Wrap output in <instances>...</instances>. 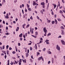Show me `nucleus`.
<instances>
[{"instance_id":"obj_1","label":"nucleus","mask_w":65,"mask_h":65,"mask_svg":"<svg viewBox=\"0 0 65 65\" xmlns=\"http://www.w3.org/2000/svg\"><path fill=\"white\" fill-rule=\"evenodd\" d=\"M43 31L45 33V34L44 35V36H46V32H47V30L46 29V28L44 27L43 29Z\"/></svg>"},{"instance_id":"obj_2","label":"nucleus","mask_w":65,"mask_h":65,"mask_svg":"<svg viewBox=\"0 0 65 65\" xmlns=\"http://www.w3.org/2000/svg\"><path fill=\"white\" fill-rule=\"evenodd\" d=\"M56 46V49L57 50H58V51H60V47L58 45H57Z\"/></svg>"},{"instance_id":"obj_3","label":"nucleus","mask_w":65,"mask_h":65,"mask_svg":"<svg viewBox=\"0 0 65 65\" xmlns=\"http://www.w3.org/2000/svg\"><path fill=\"white\" fill-rule=\"evenodd\" d=\"M5 18H6V19H9V17H8V14L7 13L6 14V17L5 15Z\"/></svg>"},{"instance_id":"obj_4","label":"nucleus","mask_w":65,"mask_h":65,"mask_svg":"<svg viewBox=\"0 0 65 65\" xmlns=\"http://www.w3.org/2000/svg\"><path fill=\"white\" fill-rule=\"evenodd\" d=\"M61 35H64V30H61Z\"/></svg>"},{"instance_id":"obj_5","label":"nucleus","mask_w":65,"mask_h":65,"mask_svg":"<svg viewBox=\"0 0 65 65\" xmlns=\"http://www.w3.org/2000/svg\"><path fill=\"white\" fill-rule=\"evenodd\" d=\"M34 6L35 5H36V3L34 1H33V3L32 4Z\"/></svg>"},{"instance_id":"obj_6","label":"nucleus","mask_w":65,"mask_h":65,"mask_svg":"<svg viewBox=\"0 0 65 65\" xmlns=\"http://www.w3.org/2000/svg\"><path fill=\"white\" fill-rule=\"evenodd\" d=\"M19 27H17L16 29V32H17V31H19Z\"/></svg>"},{"instance_id":"obj_7","label":"nucleus","mask_w":65,"mask_h":65,"mask_svg":"<svg viewBox=\"0 0 65 65\" xmlns=\"http://www.w3.org/2000/svg\"><path fill=\"white\" fill-rule=\"evenodd\" d=\"M22 60L23 62V63H26V60L25 59V60H23V59H22Z\"/></svg>"},{"instance_id":"obj_8","label":"nucleus","mask_w":65,"mask_h":65,"mask_svg":"<svg viewBox=\"0 0 65 65\" xmlns=\"http://www.w3.org/2000/svg\"><path fill=\"white\" fill-rule=\"evenodd\" d=\"M55 24H56V25L57 24V23H58V21H57V20L56 19H55Z\"/></svg>"},{"instance_id":"obj_9","label":"nucleus","mask_w":65,"mask_h":65,"mask_svg":"<svg viewBox=\"0 0 65 65\" xmlns=\"http://www.w3.org/2000/svg\"><path fill=\"white\" fill-rule=\"evenodd\" d=\"M61 42L62 44H63V45H65V42L64 41H61Z\"/></svg>"},{"instance_id":"obj_10","label":"nucleus","mask_w":65,"mask_h":65,"mask_svg":"<svg viewBox=\"0 0 65 65\" xmlns=\"http://www.w3.org/2000/svg\"><path fill=\"white\" fill-rule=\"evenodd\" d=\"M22 36H23V34H21L19 35V37H22Z\"/></svg>"},{"instance_id":"obj_11","label":"nucleus","mask_w":65,"mask_h":65,"mask_svg":"<svg viewBox=\"0 0 65 65\" xmlns=\"http://www.w3.org/2000/svg\"><path fill=\"white\" fill-rule=\"evenodd\" d=\"M14 62L16 64H18V63H19V61L17 60V61H16L14 60Z\"/></svg>"},{"instance_id":"obj_12","label":"nucleus","mask_w":65,"mask_h":65,"mask_svg":"<svg viewBox=\"0 0 65 65\" xmlns=\"http://www.w3.org/2000/svg\"><path fill=\"white\" fill-rule=\"evenodd\" d=\"M26 55V57H28V56H29V54L28 53H26L25 54Z\"/></svg>"},{"instance_id":"obj_13","label":"nucleus","mask_w":65,"mask_h":65,"mask_svg":"<svg viewBox=\"0 0 65 65\" xmlns=\"http://www.w3.org/2000/svg\"><path fill=\"white\" fill-rule=\"evenodd\" d=\"M35 48L36 50H37V44H35Z\"/></svg>"},{"instance_id":"obj_14","label":"nucleus","mask_w":65,"mask_h":65,"mask_svg":"<svg viewBox=\"0 0 65 65\" xmlns=\"http://www.w3.org/2000/svg\"><path fill=\"white\" fill-rule=\"evenodd\" d=\"M26 25V24H23V25H22V27L23 28H24V27H25V26Z\"/></svg>"},{"instance_id":"obj_15","label":"nucleus","mask_w":65,"mask_h":65,"mask_svg":"<svg viewBox=\"0 0 65 65\" xmlns=\"http://www.w3.org/2000/svg\"><path fill=\"white\" fill-rule=\"evenodd\" d=\"M41 5H44V2L41 3Z\"/></svg>"},{"instance_id":"obj_16","label":"nucleus","mask_w":65,"mask_h":65,"mask_svg":"<svg viewBox=\"0 0 65 65\" xmlns=\"http://www.w3.org/2000/svg\"><path fill=\"white\" fill-rule=\"evenodd\" d=\"M29 26H30V24H29L27 25L26 27V28H28L29 27Z\"/></svg>"},{"instance_id":"obj_17","label":"nucleus","mask_w":65,"mask_h":65,"mask_svg":"<svg viewBox=\"0 0 65 65\" xmlns=\"http://www.w3.org/2000/svg\"><path fill=\"white\" fill-rule=\"evenodd\" d=\"M6 52L7 55H9V51L7 50L6 51Z\"/></svg>"},{"instance_id":"obj_18","label":"nucleus","mask_w":65,"mask_h":65,"mask_svg":"<svg viewBox=\"0 0 65 65\" xmlns=\"http://www.w3.org/2000/svg\"><path fill=\"white\" fill-rule=\"evenodd\" d=\"M47 52L49 54H51L52 53L50 51H47Z\"/></svg>"},{"instance_id":"obj_19","label":"nucleus","mask_w":65,"mask_h":65,"mask_svg":"<svg viewBox=\"0 0 65 65\" xmlns=\"http://www.w3.org/2000/svg\"><path fill=\"white\" fill-rule=\"evenodd\" d=\"M57 20L58 21H61L62 20H61V19H60V18H58L57 19Z\"/></svg>"},{"instance_id":"obj_20","label":"nucleus","mask_w":65,"mask_h":65,"mask_svg":"<svg viewBox=\"0 0 65 65\" xmlns=\"http://www.w3.org/2000/svg\"><path fill=\"white\" fill-rule=\"evenodd\" d=\"M28 10L30 11H31V8H28Z\"/></svg>"},{"instance_id":"obj_21","label":"nucleus","mask_w":65,"mask_h":65,"mask_svg":"<svg viewBox=\"0 0 65 65\" xmlns=\"http://www.w3.org/2000/svg\"><path fill=\"white\" fill-rule=\"evenodd\" d=\"M60 28L61 29H64V28L63 26H61L60 27Z\"/></svg>"},{"instance_id":"obj_22","label":"nucleus","mask_w":65,"mask_h":65,"mask_svg":"<svg viewBox=\"0 0 65 65\" xmlns=\"http://www.w3.org/2000/svg\"><path fill=\"white\" fill-rule=\"evenodd\" d=\"M51 35V33H49L47 35V36L48 37L50 35Z\"/></svg>"},{"instance_id":"obj_23","label":"nucleus","mask_w":65,"mask_h":65,"mask_svg":"<svg viewBox=\"0 0 65 65\" xmlns=\"http://www.w3.org/2000/svg\"><path fill=\"white\" fill-rule=\"evenodd\" d=\"M41 57H40L38 59V60H39V61H40V60H41Z\"/></svg>"},{"instance_id":"obj_24","label":"nucleus","mask_w":65,"mask_h":65,"mask_svg":"<svg viewBox=\"0 0 65 65\" xmlns=\"http://www.w3.org/2000/svg\"><path fill=\"white\" fill-rule=\"evenodd\" d=\"M46 50V48H43L42 50V51H43V52H44Z\"/></svg>"},{"instance_id":"obj_25","label":"nucleus","mask_w":65,"mask_h":65,"mask_svg":"<svg viewBox=\"0 0 65 65\" xmlns=\"http://www.w3.org/2000/svg\"><path fill=\"white\" fill-rule=\"evenodd\" d=\"M7 65H9V60H8Z\"/></svg>"},{"instance_id":"obj_26","label":"nucleus","mask_w":65,"mask_h":65,"mask_svg":"<svg viewBox=\"0 0 65 65\" xmlns=\"http://www.w3.org/2000/svg\"><path fill=\"white\" fill-rule=\"evenodd\" d=\"M59 12L60 13H63V11L61 10H59Z\"/></svg>"},{"instance_id":"obj_27","label":"nucleus","mask_w":65,"mask_h":65,"mask_svg":"<svg viewBox=\"0 0 65 65\" xmlns=\"http://www.w3.org/2000/svg\"><path fill=\"white\" fill-rule=\"evenodd\" d=\"M8 47H9V46L8 45H7L6 46V49L8 50Z\"/></svg>"},{"instance_id":"obj_28","label":"nucleus","mask_w":65,"mask_h":65,"mask_svg":"<svg viewBox=\"0 0 65 65\" xmlns=\"http://www.w3.org/2000/svg\"><path fill=\"white\" fill-rule=\"evenodd\" d=\"M31 36H32L34 37V38H36V36H35L34 35H31Z\"/></svg>"},{"instance_id":"obj_29","label":"nucleus","mask_w":65,"mask_h":65,"mask_svg":"<svg viewBox=\"0 0 65 65\" xmlns=\"http://www.w3.org/2000/svg\"><path fill=\"white\" fill-rule=\"evenodd\" d=\"M54 5V8L55 9L56 8V5H55V4H53V5Z\"/></svg>"},{"instance_id":"obj_30","label":"nucleus","mask_w":65,"mask_h":65,"mask_svg":"<svg viewBox=\"0 0 65 65\" xmlns=\"http://www.w3.org/2000/svg\"><path fill=\"white\" fill-rule=\"evenodd\" d=\"M5 48V45H4L3 46V50H4Z\"/></svg>"},{"instance_id":"obj_31","label":"nucleus","mask_w":65,"mask_h":65,"mask_svg":"<svg viewBox=\"0 0 65 65\" xmlns=\"http://www.w3.org/2000/svg\"><path fill=\"white\" fill-rule=\"evenodd\" d=\"M55 23V21H52V24H54Z\"/></svg>"},{"instance_id":"obj_32","label":"nucleus","mask_w":65,"mask_h":65,"mask_svg":"<svg viewBox=\"0 0 65 65\" xmlns=\"http://www.w3.org/2000/svg\"><path fill=\"white\" fill-rule=\"evenodd\" d=\"M40 12H41V13H42V14H43V11H42V10H41Z\"/></svg>"},{"instance_id":"obj_33","label":"nucleus","mask_w":65,"mask_h":65,"mask_svg":"<svg viewBox=\"0 0 65 65\" xmlns=\"http://www.w3.org/2000/svg\"><path fill=\"white\" fill-rule=\"evenodd\" d=\"M27 7L28 8H29V7H30V6L28 4H27Z\"/></svg>"},{"instance_id":"obj_34","label":"nucleus","mask_w":65,"mask_h":65,"mask_svg":"<svg viewBox=\"0 0 65 65\" xmlns=\"http://www.w3.org/2000/svg\"><path fill=\"white\" fill-rule=\"evenodd\" d=\"M45 42H46V43L47 44H49V42H48V41H45Z\"/></svg>"},{"instance_id":"obj_35","label":"nucleus","mask_w":65,"mask_h":65,"mask_svg":"<svg viewBox=\"0 0 65 65\" xmlns=\"http://www.w3.org/2000/svg\"><path fill=\"white\" fill-rule=\"evenodd\" d=\"M41 58L42 60L43 61H44V60H43V59L42 58V56H41Z\"/></svg>"},{"instance_id":"obj_36","label":"nucleus","mask_w":65,"mask_h":65,"mask_svg":"<svg viewBox=\"0 0 65 65\" xmlns=\"http://www.w3.org/2000/svg\"><path fill=\"white\" fill-rule=\"evenodd\" d=\"M4 57H5V59H6L7 57V56H6V55H5Z\"/></svg>"},{"instance_id":"obj_37","label":"nucleus","mask_w":65,"mask_h":65,"mask_svg":"<svg viewBox=\"0 0 65 65\" xmlns=\"http://www.w3.org/2000/svg\"><path fill=\"white\" fill-rule=\"evenodd\" d=\"M12 53L13 54H15V52L14 51H13L12 52Z\"/></svg>"},{"instance_id":"obj_38","label":"nucleus","mask_w":65,"mask_h":65,"mask_svg":"<svg viewBox=\"0 0 65 65\" xmlns=\"http://www.w3.org/2000/svg\"><path fill=\"white\" fill-rule=\"evenodd\" d=\"M41 42H42V41H40V42L37 43V44H39L40 43H41Z\"/></svg>"},{"instance_id":"obj_39","label":"nucleus","mask_w":65,"mask_h":65,"mask_svg":"<svg viewBox=\"0 0 65 65\" xmlns=\"http://www.w3.org/2000/svg\"><path fill=\"white\" fill-rule=\"evenodd\" d=\"M30 19H31V20H33V18H32V16H31L30 18Z\"/></svg>"},{"instance_id":"obj_40","label":"nucleus","mask_w":65,"mask_h":65,"mask_svg":"<svg viewBox=\"0 0 65 65\" xmlns=\"http://www.w3.org/2000/svg\"><path fill=\"white\" fill-rule=\"evenodd\" d=\"M35 34H36V35H37V34H38V32H37V31L36 32Z\"/></svg>"},{"instance_id":"obj_41","label":"nucleus","mask_w":65,"mask_h":65,"mask_svg":"<svg viewBox=\"0 0 65 65\" xmlns=\"http://www.w3.org/2000/svg\"><path fill=\"white\" fill-rule=\"evenodd\" d=\"M51 14H52V15H54V12H53V11H52L51 12Z\"/></svg>"},{"instance_id":"obj_42","label":"nucleus","mask_w":65,"mask_h":65,"mask_svg":"<svg viewBox=\"0 0 65 65\" xmlns=\"http://www.w3.org/2000/svg\"><path fill=\"white\" fill-rule=\"evenodd\" d=\"M30 51H32V48L31 47H30Z\"/></svg>"},{"instance_id":"obj_43","label":"nucleus","mask_w":65,"mask_h":65,"mask_svg":"<svg viewBox=\"0 0 65 65\" xmlns=\"http://www.w3.org/2000/svg\"><path fill=\"white\" fill-rule=\"evenodd\" d=\"M37 18L38 19V20H39V17L38 16H37Z\"/></svg>"},{"instance_id":"obj_44","label":"nucleus","mask_w":65,"mask_h":65,"mask_svg":"<svg viewBox=\"0 0 65 65\" xmlns=\"http://www.w3.org/2000/svg\"><path fill=\"white\" fill-rule=\"evenodd\" d=\"M38 55H40V53L39 52H38L37 53V56H38Z\"/></svg>"},{"instance_id":"obj_45","label":"nucleus","mask_w":65,"mask_h":65,"mask_svg":"<svg viewBox=\"0 0 65 65\" xmlns=\"http://www.w3.org/2000/svg\"><path fill=\"white\" fill-rule=\"evenodd\" d=\"M43 8H45V6H44V5H43Z\"/></svg>"},{"instance_id":"obj_46","label":"nucleus","mask_w":65,"mask_h":65,"mask_svg":"<svg viewBox=\"0 0 65 65\" xmlns=\"http://www.w3.org/2000/svg\"><path fill=\"white\" fill-rule=\"evenodd\" d=\"M30 61H31V62H33V60H32V59H30Z\"/></svg>"},{"instance_id":"obj_47","label":"nucleus","mask_w":65,"mask_h":65,"mask_svg":"<svg viewBox=\"0 0 65 65\" xmlns=\"http://www.w3.org/2000/svg\"><path fill=\"white\" fill-rule=\"evenodd\" d=\"M24 49H25V51H27V48H24Z\"/></svg>"},{"instance_id":"obj_48","label":"nucleus","mask_w":65,"mask_h":65,"mask_svg":"<svg viewBox=\"0 0 65 65\" xmlns=\"http://www.w3.org/2000/svg\"><path fill=\"white\" fill-rule=\"evenodd\" d=\"M30 32H31V33L32 32V28H30Z\"/></svg>"},{"instance_id":"obj_49","label":"nucleus","mask_w":65,"mask_h":65,"mask_svg":"<svg viewBox=\"0 0 65 65\" xmlns=\"http://www.w3.org/2000/svg\"><path fill=\"white\" fill-rule=\"evenodd\" d=\"M50 63H51V61H49L48 62V64H50Z\"/></svg>"},{"instance_id":"obj_50","label":"nucleus","mask_w":65,"mask_h":65,"mask_svg":"<svg viewBox=\"0 0 65 65\" xmlns=\"http://www.w3.org/2000/svg\"><path fill=\"white\" fill-rule=\"evenodd\" d=\"M61 37H62V36H59L58 38H61Z\"/></svg>"},{"instance_id":"obj_51","label":"nucleus","mask_w":65,"mask_h":65,"mask_svg":"<svg viewBox=\"0 0 65 65\" xmlns=\"http://www.w3.org/2000/svg\"><path fill=\"white\" fill-rule=\"evenodd\" d=\"M51 22V20H48V23H50Z\"/></svg>"},{"instance_id":"obj_52","label":"nucleus","mask_w":65,"mask_h":65,"mask_svg":"<svg viewBox=\"0 0 65 65\" xmlns=\"http://www.w3.org/2000/svg\"><path fill=\"white\" fill-rule=\"evenodd\" d=\"M6 30H8V27L6 26Z\"/></svg>"},{"instance_id":"obj_53","label":"nucleus","mask_w":65,"mask_h":65,"mask_svg":"<svg viewBox=\"0 0 65 65\" xmlns=\"http://www.w3.org/2000/svg\"><path fill=\"white\" fill-rule=\"evenodd\" d=\"M20 40L21 41L22 40H23V39L22 38H20Z\"/></svg>"},{"instance_id":"obj_54","label":"nucleus","mask_w":65,"mask_h":65,"mask_svg":"<svg viewBox=\"0 0 65 65\" xmlns=\"http://www.w3.org/2000/svg\"><path fill=\"white\" fill-rule=\"evenodd\" d=\"M35 29L36 30H37L38 29V28H37V27H35Z\"/></svg>"},{"instance_id":"obj_55","label":"nucleus","mask_w":65,"mask_h":65,"mask_svg":"<svg viewBox=\"0 0 65 65\" xmlns=\"http://www.w3.org/2000/svg\"><path fill=\"white\" fill-rule=\"evenodd\" d=\"M29 49H28L27 50V53L29 54Z\"/></svg>"},{"instance_id":"obj_56","label":"nucleus","mask_w":65,"mask_h":65,"mask_svg":"<svg viewBox=\"0 0 65 65\" xmlns=\"http://www.w3.org/2000/svg\"><path fill=\"white\" fill-rule=\"evenodd\" d=\"M25 12H27V9L26 8H25Z\"/></svg>"},{"instance_id":"obj_57","label":"nucleus","mask_w":65,"mask_h":65,"mask_svg":"<svg viewBox=\"0 0 65 65\" xmlns=\"http://www.w3.org/2000/svg\"><path fill=\"white\" fill-rule=\"evenodd\" d=\"M18 46H20V45H21V44H20V43H18Z\"/></svg>"},{"instance_id":"obj_58","label":"nucleus","mask_w":65,"mask_h":65,"mask_svg":"<svg viewBox=\"0 0 65 65\" xmlns=\"http://www.w3.org/2000/svg\"><path fill=\"white\" fill-rule=\"evenodd\" d=\"M15 48L16 52H18V49H17V47H15Z\"/></svg>"},{"instance_id":"obj_59","label":"nucleus","mask_w":65,"mask_h":65,"mask_svg":"<svg viewBox=\"0 0 65 65\" xmlns=\"http://www.w3.org/2000/svg\"><path fill=\"white\" fill-rule=\"evenodd\" d=\"M46 3H48V1L47 0H46Z\"/></svg>"},{"instance_id":"obj_60","label":"nucleus","mask_w":65,"mask_h":65,"mask_svg":"<svg viewBox=\"0 0 65 65\" xmlns=\"http://www.w3.org/2000/svg\"><path fill=\"white\" fill-rule=\"evenodd\" d=\"M16 22H17V21H18V18H16L15 19Z\"/></svg>"},{"instance_id":"obj_61","label":"nucleus","mask_w":65,"mask_h":65,"mask_svg":"<svg viewBox=\"0 0 65 65\" xmlns=\"http://www.w3.org/2000/svg\"><path fill=\"white\" fill-rule=\"evenodd\" d=\"M3 24H5V21H3Z\"/></svg>"},{"instance_id":"obj_62","label":"nucleus","mask_w":65,"mask_h":65,"mask_svg":"<svg viewBox=\"0 0 65 65\" xmlns=\"http://www.w3.org/2000/svg\"><path fill=\"white\" fill-rule=\"evenodd\" d=\"M23 37H24V38H26V37H25V35H23Z\"/></svg>"},{"instance_id":"obj_63","label":"nucleus","mask_w":65,"mask_h":65,"mask_svg":"<svg viewBox=\"0 0 65 65\" xmlns=\"http://www.w3.org/2000/svg\"><path fill=\"white\" fill-rule=\"evenodd\" d=\"M19 64L20 65H21V62H19Z\"/></svg>"},{"instance_id":"obj_64","label":"nucleus","mask_w":65,"mask_h":65,"mask_svg":"<svg viewBox=\"0 0 65 65\" xmlns=\"http://www.w3.org/2000/svg\"><path fill=\"white\" fill-rule=\"evenodd\" d=\"M1 56H4V54L2 53L1 54Z\"/></svg>"}]
</instances>
